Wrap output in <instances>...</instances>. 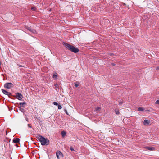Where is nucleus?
I'll use <instances>...</instances> for the list:
<instances>
[{
  "label": "nucleus",
  "mask_w": 159,
  "mask_h": 159,
  "mask_svg": "<svg viewBox=\"0 0 159 159\" xmlns=\"http://www.w3.org/2000/svg\"><path fill=\"white\" fill-rule=\"evenodd\" d=\"M39 141H40L42 145H48L49 143V140L47 138L43 137L39 134L37 135L36 137Z\"/></svg>",
  "instance_id": "1"
},
{
  "label": "nucleus",
  "mask_w": 159,
  "mask_h": 159,
  "mask_svg": "<svg viewBox=\"0 0 159 159\" xmlns=\"http://www.w3.org/2000/svg\"><path fill=\"white\" fill-rule=\"evenodd\" d=\"M63 45L69 51L75 53L78 52L79 51V49L69 44L65 43L63 44Z\"/></svg>",
  "instance_id": "2"
},
{
  "label": "nucleus",
  "mask_w": 159,
  "mask_h": 159,
  "mask_svg": "<svg viewBox=\"0 0 159 159\" xmlns=\"http://www.w3.org/2000/svg\"><path fill=\"white\" fill-rule=\"evenodd\" d=\"M12 97H16L19 100H21L22 98L23 97L22 95L20 93H16V95H13Z\"/></svg>",
  "instance_id": "3"
},
{
  "label": "nucleus",
  "mask_w": 159,
  "mask_h": 159,
  "mask_svg": "<svg viewBox=\"0 0 159 159\" xmlns=\"http://www.w3.org/2000/svg\"><path fill=\"white\" fill-rule=\"evenodd\" d=\"M1 90L4 94L7 95L10 98H12V95L11 93L8 92L3 89H2Z\"/></svg>",
  "instance_id": "4"
},
{
  "label": "nucleus",
  "mask_w": 159,
  "mask_h": 159,
  "mask_svg": "<svg viewBox=\"0 0 159 159\" xmlns=\"http://www.w3.org/2000/svg\"><path fill=\"white\" fill-rule=\"evenodd\" d=\"M13 84L11 83H6L4 85L5 88L10 89L13 87Z\"/></svg>",
  "instance_id": "5"
},
{
  "label": "nucleus",
  "mask_w": 159,
  "mask_h": 159,
  "mask_svg": "<svg viewBox=\"0 0 159 159\" xmlns=\"http://www.w3.org/2000/svg\"><path fill=\"white\" fill-rule=\"evenodd\" d=\"M56 156L57 159H60V158L63 157V155L60 151H57L56 152Z\"/></svg>",
  "instance_id": "6"
},
{
  "label": "nucleus",
  "mask_w": 159,
  "mask_h": 159,
  "mask_svg": "<svg viewBox=\"0 0 159 159\" xmlns=\"http://www.w3.org/2000/svg\"><path fill=\"white\" fill-rule=\"evenodd\" d=\"M26 28L33 33L35 34L36 32V31L35 30L32 29L30 27L26 26Z\"/></svg>",
  "instance_id": "7"
},
{
  "label": "nucleus",
  "mask_w": 159,
  "mask_h": 159,
  "mask_svg": "<svg viewBox=\"0 0 159 159\" xmlns=\"http://www.w3.org/2000/svg\"><path fill=\"white\" fill-rule=\"evenodd\" d=\"M20 139L18 138H16V139H13V142L14 143H17L20 142Z\"/></svg>",
  "instance_id": "8"
},
{
  "label": "nucleus",
  "mask_w": 159,
  "mask_h": 159,
  "mask_svg": "<svg viewBox=\"0 0 159 159\" xmlns=\"http://www.w3.org/2000/svg\"><path fill=\"white\" fill-rule=\"evenodd\" d=\"M146 149L150 151H152L154 150L155 149V148L152 147H146Z\"/></svg>",
  "instance_id": "9"
},
{
  "label": "nucleus",
  "mask_w": 159,
  "mask_h": 159,
  "mask_svg": "<svg viewBox=\"0 0 159 159\" xmlns=\"http://www.w3.org/2000/svg\"><path fill=\"white\" fill-rule=\"evenodd\" d=\"M26 104V103L25 102H20L19 103V105L20 106V107H25V105Z\"/></svg>",
  "instance_id": "10"
},
{
  "label": "nucleus",
  "mask_w": 159,
  "mask_h": 159,
  "mask_svg": "<svg viewBox=\"0 0 159 159\" xmlns=\"http://www.w3.org/2000/svg\"><path fill=\"white\" fill-rule=\"evenodd\" d=\"M150 123V122L147 120H145L143 121V124L145 125H148Z\"/></svg>",
  "instance_id": "11"
},
{
  "label": "nucleus",
  "mask_w": 159,
  "mask_h": 159,
  "mask_svg": "<svg viewBox=\"0 0 159 159\" xmlns=\"http://www.w3.org/2000/svg\"><path fill=\"white\" fill-rule=\"evenodd\" d=\"M144 110V108L143 107H139L138 109L139 111H143Z\"/></svg>",
  "instance_id": "12"
},
{
  "label": "nucleus",
  "mask_w": 159,
  "mask_h": 159,
  "mask_svg": "<svg viewBox=\"0 0 159 159\" xmlns=\"http://www.w3.org/2000/svg\"><path fill=\"white\" fill-rule=\"evenodd\" d=\"M61 134L63 137L65 136L66 135V132L64 131H62L61 132Z\"/></svg>",
  "instance_id": "13"
},
{
  "label": "nucleus",
  "mask_w": 159,
  "mask_h": 159,
  "mask_svg": "<svg viewBox=\"0 0 159 159\" xmlns=\"http://www.w3.org/2000/svg\"><path fill=\"white\" fill-rule=\"evenodd\" d=\"M20 111L24 113L25 111V110L23 108H21V107H19Z\"/></svg>",
  "instance_id": "14"
},
{
  "label": "nucleus",
  "mask_w": 159,
  "mask_h": 159,
  "mask_svg": "<svg viewBox=\"0 0 159 159\" xmlns=\"http://www.w3.org/2000/svg\"><path fill=\"white\" fill-rule=\"evenodd\" d=\"M53 78H57V74L55 72L54 74H53Z\"/></svg>",
  "instance_id": "15"
},
{
  "label": "nucleus",
  "mask_w": 159,
  "mask_h": 159,
  "mask_svg": "<svg viewBox=\"0 0 159 159\" xmlns=\"http://www.w3.org/2000/svg\"><path fill=\"white\" fill-rule=\"evenodd\" d=\"M115 112L116 113V114L118 115V114H119V113H120V112H119V111H117L116 109H115Z\"/></svg>",
  "instance_id": "16"
},
{
  "label": "nucleus",
  "mask_w": 159,
  "mask_h": 159,
  "mask_svg": "<svg viewBox=\"0 0 159 159\" xmlns=\"http://www.w3.org/2000/svg\"><path fill=\"white\" fill-rule=\"evenodd\" d=\"M100 107H97L96 108V110L97 111H99L100 110Z\"/></svg>",
  "instance_id": "17"
},
{
  "label": "nucleus",
  "mask_w": 159,
  "mask_h": 159,
  "mask_svg": "<svg viewBox=\"0 0 159 159\" xmlns=\"http://www.w3.org/2000/svg\"><path fill=\"white\" fill-rule=\"evenodd\" d=\"M31 9L33 11H35L36 10V8L35 7H32L31 8Z\"/></svg>",
  "instance_id": "18"
},
{
  "label": "nucleus",
  "mask_w": 159,
  "mask_h": 159,
  "mask_svg": "<svg viewBox=\"0 0 159 159\" xmlns=\"http://www.w3.org/2000/svg\"><path fill=\"white\" fill-rule=\"evenodd\" d=\"M54 86L56 87V88H58L59 87L58 85L57 84H55Z\"/></svg>",
  "instance_id": "19"
},
{
  "label": "nucleus",
  "mask_w": 159,
  "mask_h": 159,
  "mask_svg": "<svg viewBox=\"0 0 159 159\" xmlns=\"http://www.w3.org/2000/svg\"><path fill=\"white\" fill-rule=\"evenodd\" d=\"M58 108L59 109H61L62 108V107L60 105H58Z\"/></svg>",
  "instance_id": "20"
},
{
  "label": "nucleus",
  "mask_w": 159,
  "mask_h": 159,
  "mask_svg": "<svg viewBox=\"0 0 159 159\" xmlns=\"http://www.w3.org/2000/svg\"><path fill=\"white\" fill-rule=\"evenodd\" d=\"M155 103L156 104H159V100H157L156 101Z\"/></svg>",
  "instance_id": "21"
},
{
  "label": "nucleus",
  "mask_w": 159,
  "mask_h": 159,
  "mask_svg": "<svg viewBox=\"0 0 159 159\" xmlns=\"http://www.w3.org/2000/svg\"><path fill=\"white\" fill-rule=\"evenodd\" d=\"M53 104L54 105H56V106H57V105L58 106V103L56 102H53Z\"/></svg>",
  "instance_id": "22"
},
{
  "label": "nucleus",
  "mask_w": 159,
  "mask_h": 159,
  "mask_svg": "<svg viewBox=\"0 0 159 159\" xmlns=\"http://www.w3.org/2000/svg\"><path fill=\"white\" fill-rule=\"evenodd\" d=\"M70 149L72 151H74V149L72 147H70Z\"/></svg>",
  "instance_id": "23"
},
{
  "label": "nucleus",
  "mask_w": 159,
  "mask_h": 159,
  "mask_svg": "<svg viewBox=\"0 0 159 159\" xmlns=\"http://www.w3.org/2000/svg\"><path fill=\"white\" fill-rule=\"evenodd\" d=\"M74 86L75 87H77L79 86V84H75Z\"/></svg>",
  "instance_id": "24"
},
{
  "label": "nucleus",
  "mask_w": 159,
  "mask_h": 159,
  "mask_svg": "<svg viewBox=\"0 0 159 159\" xmlns=\"http://www.w3.org/2000/svg\"><path fill=\"white\" fill-rule=\"evenodd\" d=\"M64 111L67 115H68V114L67 112V111L66 110H65Z\"/></svg>",
  "instance_id": "25"
},
{
  "label": "nucleus",
  "mask_w": 159,
  "mask_h": 159,
  "mask_svg": "<svg viewBox=\"0 0 159 159\" xmlns=\"http://www.w3.org/2000/svg\"><path fill=\"white\" fill-rule=\"evenodd\" d=\"M28 126L29 128H32L31 126V125H30V124H28Z\"/></svg>",
  "instance_id": "26"
},
{
  "label": "nucleus",
  "mask_w": 159,
  "mask_h": 159,
  "mask_svg": "<svg viewBox=\"0 0 159 159\" xmlns=\"http://www.w3.org/2000/svg\"><path fill=\"white\" fill-rule=\"evenodd\" d=\"M108 54L110 56H112L114 55V54L113 53H108Z\"/></svg>",
  "instance_id": "27"
},
{
  "label": "nucleus",
  "mask_w": 159,
  "mask_h": 159,
  "mask_svg": "<svg viewBox=\"0 0 159 159\" xmlns=\"http://www.w3.org/2000/svg\"><path fill=\"white\" fill-rule=\"evenodd\" d=\"M156 69L157 70H159V66H157L156 67Z\"/></svg>",
  "instance_id": "28"
},
{
  "label": "nucleus",
  "mask_w": 159,
  "mask_h": 159,
  "mask_svg": "<svg viewBox=\"0 0 159 159\" xmlns=\"http://www.w3.org/2000/svg\"><path fill=\"white\" fill-rule=\"evenodd\" d=\"M25 120H26V121L28 122V120H29V119L28 118H26Z\"/></svg>",
  "instance_id": "29"
},
{
  "label": "nucleus",
  "mask_w": 159,
  "mask_h": 159,
  "mask_svg": "<svg viewBox=\"0 0 159 159\" xmlns=\"http://www.w3.org/2000/svg\"><path fill=\"white\" fill-rule=\"evenodd\" d=\"M112 64V66H115V65H116L114 63H112V64Z\"/></svg>",
  "instance_id": "30"
},
{
  "label": "nucleus",
  "mask_w": 159,
  "mask_h": 159,
  "mask_svg": "<svg viewBox=\"0 0 159 159\" xmlns=\"http://www.w3.org/2000/svg\"><path fill=\"white\" fill-rule=\"evenodd\" d=\"M122 102H120L119 103V105H121L122 104Z\"/></svg>",
  "instance_id": "31"
},
{
  "label": "nucleus",
  "mask_w": 159,
  "mask_h": 159,
  "mask_svg": "<svg viewBox=\"0 0 159 159\" xmlns=\"http://www.w3.org/2000/svg\"><path fill=\"white\" fill-rule=\"evenodd\" d=\"M18 66H19V67H22V66L20 65H18Z\"/></svg>",
  "instance_id": "32"
},
{
  "label": "nucleus",
  "mask_w": 159,
  "mask_h": 159,
  "mask_svg": "<svg viewBox=\"0 0 159 159\" xmlns=\"http://www.w3.org/2000/svg\"><path fill=\"white\" fill-rule=\"evenodd\" d=\"M1 75H2V76H3V75H2V74Z\"/></svg>",
  "instance_id": "33"
}]
</instances>
